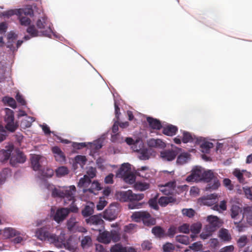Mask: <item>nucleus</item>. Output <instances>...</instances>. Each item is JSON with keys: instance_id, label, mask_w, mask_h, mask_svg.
<instances>
[{"instance_id": "4468645a", "label": "nucleus", "mask_w": 252, "mask_h": 252, "mask_svg": "<svg viewBox=\"0 0 252 252\" xmlns=\"http://www.w3.org/2000/svg\"><path fill=\"white\" fill-rule=\"evenodd\" d=\"M159 190L165 195L173 194L176 193V182L175 181L167 183L165 185L158 186Z\"/></svg>"}, {"instance_id": "c03bdc74", "label": "nucleus", "mask_w": 252, "mask_h": 252, "mask_svg": "<svg viewBox=\"0 0 252 252\" xmlns=\"http://www.w3.org/2000/svg\"><path fill=\"white\" fill-rule=\"evenodd\" d=\"M144 145L141 139H137L131 146L132 150L134 152H139L143 148Z\"/></svg>"}, {"instance_id": "7c9ffc66", "label": "nucleus", "mask_w": 252, "mask_h": 252, "mask_svg": "<svg viewBox=\"0 0 252 252\" xmlns=\"http://www.w3.org/2000/svg\"><path fill=\"white\" fill-rule=\"evenodd\" d=\"M202 228V224L200 222H196L192 224L189 226V231H191V237L194 240L196 235L198 234Z\"/></svg>"}, {"instance_id": "6e6d98bb", "label": "nucleus", "mask_w": 252, "mask_h": 252, "mask_svg": "<svg viewBox=\"0 0 252 252\" xmlns=\"http://www.w3.org/2000/svg\"><path fill=\"white\" fill-rule=\"evenodd\" d=\"M176 240L179 243L184 245H188L189 243V238L188 236L178 235L176 237Z\"/></svg>"}, {"instance_id": "c9c22d12", "label": "nucleus", "mask_w": 252, "mask_h": 252, "mask_svg": "<svg viewBox=\"0 0 252 252\" xmlns=\"http://www.w3.org/2000/svg\"><path fill=\"white\" fill-rule=\"evenodd\" d=\"M135 189L141 191H145L150 188V184L145 182L138 181L134 185Z\"/></svg>"}, {"instance_id": "cd10ccee", "label": "nucleus", "mask_w": 252, "mask_h": 252, "mask_svg": "<svg viewBox=\"0 0 252 252\" xmlns=\"http://www.w3.org/2000/svg\"><path fill=\"white\" fill-rule=\"evenodd\" d=\"M149 147L162 149L166 147L165 143L160 139L151 138L148 141Z\"/></svg>"}, {"instance_id": "603ef678", "label": "nucleus", "mask_w": 252, "mask_h": 252, "mask_svg": "<svg viewBox=\"0 0 252 252\" xmlns=\"http://www.w3.org/2000/svg\"><path fill=\"white\" fill-rule=\"evenodd\" d=\"M111 252H127L126 248L120 244H117L111 247Z\"/></svg>"}, {"instance_id": "5701e85b", "label": "nucleus", "mask_w": 252, "mask_h": 252, "mask_svg": "<svg viewBox=\"0 0 252 252\" xmlns=\"http://www.w3.org/2000/svg\"><path fill=\"white\" fill-rule=\"evenodd\" d=\"M233 175L237 177L239 181L241 183H245V178H249L250 173L245 170H240L236 169L233 171Z\"/></svg>"}, {"instance_id": "473e14b6", "label": "nucleus", "mask_w": 252, "mask_h": 252, "mask_svg": "<svg viewBox=\"0 0 252 252\" xmlns=\"http://www.w3.org/2000/svg\"><path fill=\"white\" fill-rule=\"evenodd\" d=\"M35 121L33 117L26 116L23 118L21 122V127L22 128H26L31 127L32 123Z\"/></svg>"}, {"instance_id": "0e129e2a", "label": "nucleus", "mask_w": 252, "mask_h": 252, "mask_svg": "<svg viewBox=\"0 0 252 252\" xmlns=\"http://www.w3.org/2000/svg\"><path fill=\"white\" fill-rule=\"evenodd\" d=\"M18 10H21V11L18 13V16H21V15H22L23 14H24L25 15L32 16L33 14V10L30 7H28L25 8L18 9Z\"/></svg>"}, {"instance_id": "bb28decb", "label": "nucleus", "mask_w": 252, "mask_h": 252, "mask_svg": "<svg viewBox=\"0 0 252 252\" xmlns=\"http://www.w3.org/2000/svg\"><path fill=\"white\" fill-rule=\"evenodd\" d=\"M207 220L208 222V224L205 226L207 229L212 228V230L215 231L219 224L218 218L217 216L210 215L208 216Z\"/></svg>"}, {"instance_id": "dca6fc26", "label": "nucleus", "mask_w": 252, "mask_h": 252, "mask_svg": "<svg viewBox=\"0 0 252 252\" xmlns=\"http://www.w3.org/2000/svg\"><path fill=\"white\" fill-rule=\"evenodd\" d=\"M218 201L217 195L213 193L198 199V203L200 205L211 206Z\"/></svg>"}, {"instance_id": "052dcab7", "label": "nucleus", "mask_w": 252, "mask_h": 252, "mask_svg": "<svg viewBox=\"0 0 252 252\" xmlns=\"http://www.w3.org/2000/svg\"><path fill=\"white\" fill-rule=\"evenodd\" d=\"M219 236L222 240L227 241L230 240V236L226 229H221L220 231Z\"/></svg>"}, {"instance_id": "f704fd0d", "label": "nucleus", "mask_w": 252, "mask_h": 252, "mask_svg": "<svg viewBox=\"0 0 252 252\" xmlns=\"http://www.w3.org/2000/svg\"><path fill=\"white\" fill-rule=\"evenodd\" d=\"M87 222L91 225H100L103 222L100 216L98 215H94L86 220Z\"/></svg>"}, {"instance_id": "2f4dec72", "label": "nucleus", "mask_w": 252, "mask_h": 252, "mask_svg": "<svg viewBox=\"0 0 252 252\" xmlns=\"http://www.w3.org/2000/svg\"><path fill=\"white\" fill-rule=\"evenodd\" d=\"M53 170L49 167H46L44 169H41L38 172V176L40 178H50L53 175Z\"/></svg>"}, {"instance_id": "39448f33", "label": "nucleus", "mask_w": 252, "mask_h": 252, "mask_svg": "<svg viewBox=\"0 0 252 252\" xmlns=\"http://www.w3.org/2000/svg\"><path fill=\"white\" fill-rule=\"evenodd\" d=\"M208 183L206 187L207 190H215L220 186V183L213 172L211 170H206L204 168V173L202 177V180Z\"/></svg>"}, {"instance_id": "6e6552de", "label": "nucleus", "mask_w": 252, "mask_h": 252, "mask_svg": "<svg viewBox=\"0 0 252 252\" xmlns=\"http://www.w3.org/2000/svg\"><path fill=\"white\" fill-rule=\"evenodd\" d=\"M4 111L5 128L10 132H14L18 126L17 123L14 121V112L7 108H5Z\"/></svg>"}, {"instance_id": "f3484780", "label": "nucleus", "mask_w": 252, "mask_h": 252, "mask_svg": "<svg viewBox=\"0 0 252 252\" xmlns=\"http://www.w3.org/2000/svg\"><path fill=\"white\" fill-rule=\"evenodd\" d=\"M196 142L199 145L201 152L204 153H209L214 146L212 142L201 137L196 139Z\"/></svg>"}, {"instance_id": "a18cd8bd", "label": "nucleus", "mask_w": 252, "mask_h": 252, "mask_svg": "<svg viewBox=\"0 0 252 252\" xmlns=\"http://www.w3.org/2000/svg\"><path fill=\"white\" fill-rule=\"evenodd\" d=\"M91 181L90 178H89L88 175H85L79 180L78 186L80 188L87 187L90 184Z\"/></svg>"}, {"instance_id": "e2e57ef3", "label": "nucleus", "mask_w": 252, "mask_h": 252, "mask_svg": "<svg viewBox=\"0 0 252 252\" xmlns=\"http://www.w3.org/2000/svg\"><path fill=\"white\" fill-rule=\"evenodd\" d=\"M243 189L246 197L252 201V186L244 187Z\"/></svg>"}, {"instance_id": "aec40b11", "label": "nucleus", "mask_w": 252, "mask_h": 252, "mask_svg": "<svg viewBox=\"0 0 252 252\" xmlns=\"http://www.w3.org/2000/svg\"><path fill=\"white\" fill-rule=\"evenodd\" d=\"M69 213L68 208H61L58 209L54 216V220L57 222L59 223L63 220Z\"/></svg>"}, {"instance_id": "72a5a7b5", "label": "nucleus", "mask_w": 252, "mask_h": 252, "mask_svg": "<svg viewBox=\"0 0 252 252\" xmlns=\"http://www.w3.org/2000/svg\"><path fill=\"white\" fill-rule=\"evenodd\" d=\"M147 120L150 126L153 129L159 130L162 127L160 122L157 119L148 117Z\"/></svg>"}, {"instance_id": "4d7b16f0", "label": "nucleus", "mask_w": 252, "mask_h": 252, "mask_svg": "<svg viewBox=\"0 0 252 252\" xmlns=\"http://www.w3.org/2000/svg\"><path fill=\"white\" fill-rule=\"evenodd\" d=\"M15 238L13 239V242L15 244H19L26 239V236L25 233L20 231V234L15 236Z\"/></svg>"}, {"instance_id": "9d476101", "label": "nucleus", "mask_w": 252, "mask_h": 252, "mask_svg": "<svg viewBox=\"0 0 252 252\" xmlns=\"http://www.w3.org/2000/svg\"><path fill=\"white\" fill-rule=\"evenodd\" d=\"M203 173L204 168L201 166H194L191 171V174L187 177L186 180L189 182L201 181L202 180Z\"/></svg>"}, {"instance_id": "4c0bfd02", "label": "nucleus", "mask_w": 252, "mask_h": 252, "mask_svg": "<svg viewBox=\"0 0 252 252\" xmlns=\"http://www.w3.org/2000/svg\"><path fill=\"white\" fill-rule=\"evenodd\" d=\"M174 201L175 199L172 196H162L159 198L158 203L161 207H165L169 203L173 202Z\"/></svg>"}, {"instance_id": "a878e982", "label": "nucleus", "mask_w": 252, "mask_h": 252, "mask_svg": "<svg viewBox=\"0 0 252 252\" xmlns=\"http://www.w3.org/2000/svg\"><path fill=\"white\" fill-rule=\"evenodd\" d=\"M162 128L163 133L169 136L175 135L178 131V127L171 124L166 125L163 126Z\"/></svg>"}, {"instance_id": "412c9836", "label": "nucleus", "mask_w": 252, "mask_h": 252, "mask_svg": "<svg viewBox=\"0 0 252 252\" xmlns=\"http://www.w3.org/2000/svg\"><path fill=\"white\" fill-rule=\"evenodd\" d=\"M177 155V152L173 150H166L160 152V158L164 161L174 160Z\"/></svg>"}, {"instance_id": "e433bc0d", "label": "nucleus", "mask_w": 252, "mask_h": 252, "mask_svg": "<svg viewBox=\"0 0 252 252\" xmlns=\"http://www.w3.org/2000/svg\"><path fill=\"white\" fill-rule=\"evenodd\" d=\"M94 205L93 203H89L82 210V214L83 216L85 217H87L92 215L94 213Z\"/></svg>"}, {"instance_id": "ddd939ff", "label": "nucleus", "mask_w": 252, "mask_h": 252, "mask_svg": "<svg viewBox=\"0 0 252 252\" xmlns=\"http://www.w3.org/2000/svg\"><path fill=\"white\" fill-rule=\"evenodd\" d=\"M241 208L236 205L232 206L230 210V215L233 220L234 224L240 223L244 218V213L242 214Z\"/></svg>"}, {"instance_id": "c85d7f7f", "label": "nucleus", "mask_w": 252, "mask_h": 252, "mask_svg": "<svg viewBox=\"0 0 252 252\" xmlns=\"http://www.w3.org/2000/svg\"><path fill=\"white\" fill-rule=\"evenodd\" d=\"M19 234L20 231L12 227L5 228L2 231L3 236L5 238L13 237Z\"/></svg>"}, {"instance_id": "1a4fd4ad", "label": "nucleus", "mask_w": 252, "mask_h": 252, "mask_svg": "<svg viewBox=\"0 0 252 252\" xmlns=\"http://www.w3.org/2000/svg\"><path fill=\"white\" fill-rule=\"evenodd\" d=\"M119 211V204L118 203H112L103 212V218L106 220H113L117 217Z\"/></svg>"}, {"instance_id": "338daca9", "label": "nucleus", "mask_w": 252, "mask_h": 252, "mask_svg": "<svg viewBox=\"0 0 252 252\" xmlns=\"http://www.w3.org/2000/svg\"><path fill=\"white\" fill-rule=\"evenodd\" d=\"M137 227V225L136 224L129 223L125 226L124 231L126 233H131L134 231Z\"/></svg>"}, {"instance_id": "b1692460", "label": "nucleus", "mask_w": 252, "mask_h": 252, "mask_svg": "<svg viewBox=\"0 0 252 252\" xmlns=\"http://www.w3.org/2000/svg\"><path fill=\"white\" fill-rule=\"evenodd\" d=\"M180 132L182 133V142L184 143L196 142V139L198 138L196 137L194 135L185 130H181Z\"/></svg>"}, {"instance_id": "09e8293b", "label": "nucleus", "mask_w": 252, "mask_h": 252, "mask_svg": "<svg viewBox=\"0 0 252 252\" xmlns=\"http://www.w3.org/2000/svg\"><path fill=\"white\" fill-rule=\"evenodd\" d=\"M121 178H123L125 182L129 184H132L135 182V176L132 172Z\"/></svg>"}, {"instance_id": "13d9d810", "label": "nucleus", "mask_w": 252, "mask_h": 252, "mask_svg": "<svg viewBox=\"0 0 252 252\" xmlns=\"http://www.w3.org/2000/svg\"><path fill=\"white\" fill-rule=\"evenodd\" d=\"M214 231L212 228L207 229L206 226L205 227L203 232L200 234V238L202 239H206L211 235L212 232Z\"/></svg>"}, {"instance_id": "4be33fe9", "label": "nucleus", "mask_w": 252, "mask_h": 252, "mask_svg": "<svg viewBox=\"0 0 252 252\" xmlns=\"http://www.w3.org/2000/svg\"><path fill=\"white\" fill-rule=\"evenodd\" d=\"M51 150L57 161L63 162L65 161V155L59 147H53Z\"/></svg>"}, {"instance_id": "de8ad7c7", "label": "nucleus", "mask_w": 252, "mask_h": 252, "mask_svg": "<svg viewBox=\"0 0 252 252\" xmlns=\"http://www.w3.org/2000/svg\"><path fill=\"white\" fill-rule=\"evenodd\" d=\"M21 10H18V9H10L1 12L0 14V16L9 18L14 15H16L18 16V13Z\"/></svg>"}, {"instance_id": "6ab92c4d", "label": "nucleus", "mask_w": 252, "mask_h": 252, "mask_svg": "<svg viewBox=\"0 0 252 252\" xmlns=\"http://www.w3.org/2000/svg\"><path fill=\"white\" fill-rule=\"evenodd\" d=\"M18 37V35L14 32H10L7 35V41L6 43V47L12 52L15 51L16 40Z\"/></svg>"}, {"instance_id": "3c124183", "label": "nucleus", "mask_w": 252, "mask_h": 252, "mask_svg": "<svg viewBox=\"0 0 252 252\" xmlns=\"http://www.w3.org/2000/svg\"><path fill=\"white\" fill-rule=\"evenodd\" d=\"M111 140L112 142L117 143H122L124 142V138L119 133L112 134Z\"/></svg>"}, {"instance_id": "c756f323", "label": "nucleus", "mask_w": 252, "mask_h": 252, "mask_svg": "<svg viewBox=\"0 0 252 252\" xmlns=\"http://www.w3.org/2000/svg\"><path fill=\"white\" fill-rule=\"evenodd\" d=\"M190 160V155L188 153H182L177 157L176 163L178 165H183L188 163Z\"/></svg>"}, {"instance_id": "a211bd4d", "label": "nucleus", "mask_w": 252, "mask_h": 252, "mask_svg": "<svg viewBox=\"0 0 252 252\" xmlns=\"http://www.w3.org/2000/svg\"><path fill=\"white\" fill-rule=\"evenodd\" d=\"M26 158L24 154L19 150L16 152L15 154H13L10 159V163L15 166L17 163H23L25 162Z\"/></svg>"}, {"instance_id": "bf43d9fd", "label": "nucleus", "mask_w": 252, "mask_h": 252, "mask_svg": "<svg viewBox=\"0 0 252 252\" xmlns=\"http://www.w3.org/2000/svg\"><path fill=\"white\" fill-rule=\"evenodd\" d=\"M92 244V239L88 236H85L81 240V246L85 249L89 247Z\"/></svg>"}, {"instance_id": "f03ea898", "label": "nucleus", "mask_w": 252, "mask_h": 252, "mask_svg": "<svg viewBox=\"0 0 252 252\" xmlns=\"http://www.w3.org/2000/svg\"><path fill=\"white\" fill-rule=\"evenodd\" d=\"M64 236L65 233L61 232L60 235L57 237L55 234L51 233L46 227L37 228L35 232V236L41 241H48L59 248L73 249L76 244L75 242L73 241V238L70 237L66 242Z\"/></svg>"}, {"instance_id": "0eeeda50", "label": "nucleus", "mask_w": 252, "mask_h": 252, "mask_svg": "<svg viewBox=\"0 0 252 252\" xmlns=\"http://www.w3.org/2000/svg\"><path fill=\"white\" fill-rule=\"evenodd\" d=\"M120 239V235L118 232L112 230L110 232L105 231L99 234L97 240L99 242L108 244L113 241L114 242H118Z\"/></svg>"}, {"instance_id": "7ed1b4c3", "label": "nucleus", "mask_w": 252, "mask_h": 252, "mask_svg": "<svg viewBox=\"0 0 252 252\" xmlns=\"http://www.w3.org/2000/svg\"><path fill=\"white\" fill-rule=\"evenodd\" d=\"M43 185L45 189L51 192L53 197L63 198L64 203H67V201H73L76 192L74 186L56 187L46 181L44 183Z\"/></svg>"}, {"instance_id": "423d86ee", "label": "nucleus", "mask_w": 252, "mask_h": 252, "mask_svg": "<svg viewBox=\"0 0 252 252\" xmlns=\"http://www.w3.org/2000/svg\"><path fill=\"white\" fill-rule=\"evenodd\" d=\"M117 198L121 201H139L144 198L143 193H133L131 190L120 191L116 193Z\"/></svg>"}, {"instance_id": "ea45409f", "label": "nucleus", "mask_w": 252, "mask_h": 252, "mask_svg": "<svg viewBox=\"0 0 252 252\" xmlns=\"http://www.w3.org/2000/svg\"><path fill=\"white\" fill-rule=\"evenodd\" d=\"M2 101L5 105H7L13 109L16 108V102L15 99L12 97L5 96L2 98Z\"/></svg>"}, {"instance_id": "f257e3e1", "label": "nucleus", "mask_w": 252, "mask_h": 252, "mask_svg": "<svg viewBox=\"0 0 252 252\" xmlns=\"http://www.w3.org/2000/svg\"><path fill=\"white\" fill-rule=\"evenodd\" d=\"M52 25L46 16L39 17L36 21L35 25H32L27 29V32L30 35H25V40H29L31 37L45 36L50 38H55L61 40V35L52 30Z\"/></svg>"}, {"instance_id": "864d4df0", "label": "nucleus", "mask_w": 252, "mask_h": 252, "mask_svg": "<svg viewBox=\"0 0 252 252\" xmlns=\"http://www.w3.org/2000/svg\"><path fill=\"white\" fill-rule=\"evenodd\" d=\"M249 240L246 235L241 236L237 240V244L239 248L244 247L248 243Z\"/></svg>"}, {"instance_id": "774afa93", "label": "nucleus", "mask_w": 252, "mask_h": 252, "mask_svg": "<svg viewBox=\"0 0 252 252\" xmlns=\"http://www.w3.org/2000/svg\"><path fill=\"white\" fill-rule=\"evenodd\" d=\"M107 202L104 197H101L99 198V202L96 205L97 210H102L107 205Z\"/></svg>"}, {"instance_id": "69168bd1", "label": "nucleus", "mask_w": 252, "mask_h": 252, "mask_svg": "<svg viewBox=\"0 0 252 252\" xmlns=\"http://www.w3.org/2000/svg\"><path fill=\"white\" fill-rule=\"evenodd\" d=\"M226 202L224 200L220 201V205H215L213 206V209L214 210L220 211L226 210Z\"/></svg>"}, {"instance_id": "79ce46f5", "label": "nucleus", "mask_w": 252, "mask_h": 252, "mask_svg": "<svg viewBox=\"0 0 252 252\" xmlns=\"http://www.w3.org/2000/svg\"><path fill=\"white\" fill-rule=\"evenodd\" d=\"M137 174L141 177L148 178L150 177V169L147 166H142L137 170Z\"/></svg>"}, {"instance_id": "393cba45", "label": "nucleus", "mask_w": 252, "mask_h": 252, "mask_svg": "<svg viewBox=\"0 0 252 252\" xmlns=\"http://www.w3.org/2000/svg\"><path fill=\"white\" fill-rule=\"evenodd\" d=\"M131 165L128 163H123L117 173V177L122 178L131 172Z\"/></svg>"}, {"instance_id": "f8f14e48", "label": "nucleus", "mask_w": 252, "mask_h": 252, "mask_svg": "<svg viewBox=\"0 0 252 252\" xmlns=\"http://www.w3.org/2000/svg\"><path fill=\"white\" fill-rule=\"evenodd\" d=\"M106 135L107 133H104L99 138L93 142H87V144H88L87 148L90 150L91 154L95 153L102 147V143L105 139Z\"/></svg>"}, {"instance_id": "58836bf2", "label": "nucleus", "mask_w": 252, "mask_h": 252, "mask_svg": "<svg viewBox=\"0 0 252 252\" xmlns=\"http://www.w3.org/2000/svg\"><path fill=\"white\" fill-rule=\"evenodd\" d=\"M138 157L141 160H146L149 158L151 155V150L144 147L138 152Z\"/></svg>"}, {"instance_id": "680f3d73", "label": "nucleus", "mask_w": 252, "mask_h": 252, "mask_svg": "<svg viewBox=\"0 0 252 252\" xmlns=\"http://www.w3.org/2000/svg\"><path fill=\"white\" fill-rule=\"evenodd\" d=\"M149 206L156 210H158V202L157 200V196H155V197L151 198L149 200L148 202Z\"/></svg>"}, {"instance_id": "5fc2aeb1", "label": "nucleus", "mask_w": 252, "mask_h": 252, "mask_svg": "<svg viewBox=\"0 0 252 252\" xmlns=\"http://www.w3.org/2000/svg\"><path fill=\"white\" fill-rule=\"evenodd\" d=\"M19 20L20 23V24L24 26H28V27L30 26H31V19L26 17V16H23L22 15H21V16H19Z\"/></svg>"}, {"instance_id": "a19ab883", "label": "nucleus", "mask_w": 252, "mask_h": 252, "mask_svg": "<svg viewBox=\"0 0 252 252\" xmlns=\"http://www.w3.org/2000/svg\"><path fill=\"white\" fill-rule=\"evenodd\" d=\"M102 189V187L100 184L96 181H94L91 184V186L90 189H84V192L87 191L90 193L95 194L94 191H98Z\"/></svg>"}, {"instance_id": "9b49d317", "label": "nucleus", "mask_w": 252, "mask_h": 252, "mask_svg": "<svg viewBox=\"0 0 252 252\" xmlns=\"http://www.w3.org/2000/svg\"><path fill=\"white\" fill-rule=\"evenodd\" d=\"M32 166L33 170L39 171L41 169V166L46 163V158L39 155H31Z\"/></svg>"}, {"instance_id": "37998d69", "label": "nucleus", "mask_w": 252, "mask_h": 252, "mask_svg": "<svg viewBox=\"0 0 252 252\" xmlns=\"http://www.w3.org/2000/svg\"><path fill=\"white\" fill-rule=\"evenodd\" d=\"M246 216L248 222L252 225V207L247 206L244 208V217Z\"/></svg>"}, {"instance_id": "2eb2a0df", "label": "nucleus", "mask_w": 252, "mask_h": 252, "mask_svg": "<svg viewBox=\"0 0 252 252\" xmlns=\"http://www.w3.org/2000/svg\"><path fill=\"white\" fill-rule=\"evenodd\" d=\"M67 226L70 231H78L81 232H87L86 229L83 226H79L78 221L75 217L72 216L67 221Z\"/></svg>"}, {"instance_id": "20e7f679", "label": "nucleus", "mask_w": 252, "mask_h": 252, "mask_svg": "<svg viewBox=\"0 0 252 252\" xmlns=\"http://www.w3.org/2000/svg\"><path fill=\"white\" fill-rule=\"evenodd\" d=\"M131 219L133 221L136 222L142 221L145 225L147 226L153 225L156 223L155 219L147 211L134 212L131 215Z\"/></svg>"}, {"instance_id": "8fccbe9b", "label": "nucleus", "mask_w": 252, "mask_h": 252, "mask_svg": "<svg viewBox=\"0 0 252 252\" xmlns=\"http://www.w3.org/2000/svg\"><path fill=\"white\" fill-rule=\"evenodd\" d=\"M74 160L75 163L79 164L80 167L83 168V166L86 163L87 159L85 156L78 155L75 157Z\"/></svg>"}, {"instance_id": "49530a36", "label": "nucleus", "mask_w": 252, "mask_h": 252, "mask_svg": "<svg viewBox=\"0 0 252 252\" xmlns=\"http://www.w3.org/2000/svg\"><path fill=\"white\" fill-rule=\"evenodd\" d=\"M56 174L58 177H63L69 173V170L65 166H60L56 170Z\"/></svg>"}]
</instances>
